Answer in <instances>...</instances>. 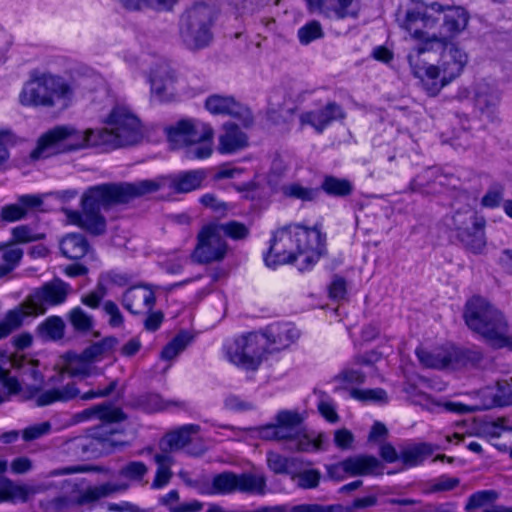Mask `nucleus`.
Segmentation results:
<instances>
[{
    "label": "nucleus",
    "mask_w": 512,
    "mask_h": 512,
    "mask_svg": "<svg viewBox=\"0 0 512 512\" xmlns=\"http://www.w3.org/2000/svg\"><path fill=\"white\" fill-rule=\"evenodd\" d=\"M68 319L73 328L80 332H87L93 326V318L81 307L73 308L68 315Z\"/></svg>",
    "instance_id": "50"
},
{
    "label": "nucleus",
    "mask_w": 512,
    "mask_h": 512,
    "mask_svg": "<svg viewBox=\"0 0 512 512\" xmlns=\"http://www.w3.org/2000/svg\"><path fill=\"white\" fill-rule=\"evenodd\" d=\"M344 507L340 504L321 505L316 503H305L295 505L290 512H343Z\"/></svg>",
    "instance_id": "56"
},
{
    "label": "nucleus",
    "mask_w": 512,
    "mask_h": 512,
    "mask_svg": "<svg viewBox=\"0 0 512 512\" xmlns=\"http://www.w3.org/2000/svg\"><path fill=\"white\" fill-rule=\"evenodd\" d=\"M227 250L228 245L217 229V223H210L199 231L192 259L199 264L219 262L225 258Z\"/></svg>",
    "instance_id": "15"
},
{
    "label": "nucleus",
    "mask_w": 512,
    "mask_h": 512,
    "mask_svg": "<svg viewBox=\"0 0 512 512\" xmlns=\"http://www.w3.org/2000/svg\"><path fill=\"white\" fill-rule=\"evenodd\" d=\"M73 94L71 86L61 77L52 74L32 76L23 86L19 101L23 106H67Z\"/></svg>",
    "instance_id": "7"
},
{
    "label": "nucleus",
    "mask_w": 512,
    "mask_h": 512,
    "mask_svg": "<svg viewBox=\"0 0 512 512\" xmlns=\"http://www.w3.org/2000/svg\"><path fill=\"white\" fill-rule=\"evenodd\" d=\"M350 396L353 399H356L358 401L367 402H381L386 403L388 400L387 393L382 388H375V389H356L353 388L349 392Z\"/></svg>",
    "instance_id": "49"
},
{
    "label": "nucleus",
    "mask_w": 512,
    "mask_h": 512,
    "mask_svg": "<svg viewBox=\"0 0 512 512\" xmlns=\"http://www.w3.org/2000/svg\"><path fill=\"white\" fill-rule=\"evenodd\" d=\"M172 149H184L188 159H205L213 151L214 131L195 119H181L164 129Z\"/></svg>",
    "instance_id": "4"
},
{
    "label": "nucleus",
    "mask_w": 512,
    "mask_h": 512,
    "mask_svg": "<svg viewBox=\"0 0 512 512\" xmlns=\"http://www.w3.org/2000/svg\"><path fill=\"white\" fill-rule=\"evenodd\" d=\"M267 340L269 353L288 348L299 337V331L291 324H271L260 333Z\"/></svg>",
    "instance_id": "21"
},
{
    "label": "nucleus",
    "mask_w": 512,
    "mask_h": 512,
    "mask_svg": "<svg viewBox=\"0 0 512 512\" xmlns=\"http://www.w3.org/2000/svg\"><path fill=\"white\" fill-rule=\"evenodd\" d=\"M2 259L5 262L0 265V278L9 274L23 257V250L16 246L0 247Z\"/></svg>",
    "instance_id": "42"
},
{
    "label": "nucleus",
    "mask_w": 512,
    "mask_h": 512,
    "mask_svg": "<svg viewBox=\"0 0 512 512\" xmlns=\"http://www.w3.org/2000/svg\"><path fill=\"white\" fill-rule=\"evenodd\" d=\"M127 10L137 11L144 7H152L158 10H171L178 0H118Z\"/></svg>",
    "instance_id": "41"
},
{
    "label": "nucleus",
    "mask_w": 512,
    "mask_h": 512,
    "mask_svg": "<svg viewBox=\"0 0 512 512\" xmlns=\"http://www.w3.org/2000/svg\"><path fill=\"white\" fill-rule=\"evenodd\" d=\"M35 490L27 485H19L7 477L0 476V503L26 502Z\"/></svg>",
    "instance_id": "31"
},
{
    "label": "nucleus",
    "mask_w": 512,
    "mask_h": 512,
    "mask_svg": "<svg viewBox=\"0 0 512 512\" xmlns=\"http://www.w3.org/2000/svg\"><path fill=\"white\" fill-rule=\"evenodd\" d=\"M191 339L187 333H179L163 348L161 358L164 360L174 359L187 347Z\"/></svg>",
    "instance_id": "46"
},
{
    "label": "nucleus",
    "mask_w": 512,
    "mask_h": 512,
    "mask_svg": "<svg viewBox=\"0 0 512 512\" xmlns=\"http://www.w3.org/2000/svg\"><path fill=\"white\" fill-rule=\"evenodd\" d=\"M105 294H106V289L103 286V284L101 282H99L97 285V288L94 291L88 293L87 295L82 296L81 302L84 305L95 309V308L99 307L100 302H101L102 298L105 296Z\"/></svg>",
    "instance_id": "61"
},
{
    "label": "nucleus",
    "mask_w": 512,
    "mask_h": 512,
    "mask_svg": "<svg viewBox=\"0 0 512 512\" xmlns=\"http://www.w3.org/2000/svg\"><path fill=\"white\" fill-rule=\"evenodd\" d=\"M297 35L301 44L308 45L312 41L322 38L324 32L320 22L312 20L302 26Z\"/></svg>",
    "instance_id": "51"
},
{
    "label": "nucleus",
    "mask_w": 512,
    "mask_h": 512,
    "mask_svg": "<svg viewBox=\"0 0 512 512\" xmlns=\"http://www.w3.org/2000/svg\"><path fill=\"white\" fill-rule=\"evenodd\" d=\"M503 191L504 188L500 184H495L490 187L485 196L482 197V206L490 208L497 207L503 200Z\"/></svg>",
    "instance_id": "59"
},
{
    "label": "nucleus",
    "mask_w": 512,
    "mask_h": 512,
    "mask_svg": "<svg viewBox=\"0 0 512 512\" xmlns=\"http://www.w3.org/2000/svg\"><path fill=\"white\" fill-rule=\"evenodd\" d=\"M25 317L26 315L23 312V308L20 306L8 311L4 319L0 321V340L6 338L14 330L18 329L22 325Z\"/></svg>",
    "instance_id": "40"
},
{
    "label": "nucleus",
    "mask_w": 512,
    "mask_h": 512,
    "mask_svg": "<svg viewBox=\"0 0 512 512\" xmlns=\"http://www.w3.org/2000/svg\"><path fill=\"white\" fill-rule=\"evenodd\" d=\"M267 466L275 474H286L291 476L290 467L294 462L293 458L283 456L274 451L267 452Z\"/></svg>",
    "instance_id": "47"
},
{
    "label": "nucleus",
    "mask_w": 512,
    "mask_h": 512,
    "mask_svg": "<svg viewBox=\"0 0 512 512\" xmlns=\"http://www.w3.org/2000/svg\"><path fill=\"white\" fill-rule=\"evenodd\" d=\"M432 453L433 447L428 443L406 444L400 447V461L407 467H415Z\"/></svg>",
    "instance_id": "32"
},
{
    "label": "nucleus",
    "mask_w": 512,
    "mask_h": 512,
    "mask_svg": "<svg viewBox=\"0 0 512 512\" xmlns=\"http://www.w3.org/2000/svg\"><path fill=\"white\" fill-rule=\"evenodd\" d=\"M118 344V340L114 337H106L99 342L91 344L83 350L84 357L91 363L99 361L108 355Z\"/></svg>",
    "instance_id": "39"
},
{
    "label": "nucleus",
    "mask_w": 512,
    "mask_h": 512,
    "mask_svg": "<svg viewBox=\"0 0 512 512\" xmlns=\"http://www.w3.org/2000/svg\"><path fill=\"white\" fill-rule=\"evenodd\" d=\"M205 107L214 115H231L240 118L245 126L253 122L251 111L229 96L211 95L207 98Z\"/></svg>",
    "instance_id": "19"
},
{
    "label": "nucleus",
    "mask_w": 512,
    "mask_h": 512,
    "mask_svg": "<svg viewBox=\"0 0 512 512\" xmlns=\"http://www.w3.org/2000/svg\"><path fill=\"white\" fill-rule=\"evenodd\" d=\"M50 431L51 423L49 421H44L25 428L22 432V437L25 441H32L48 434Z\"/></svg>",
    "instance_id": "58"
},
{
    "label": "nucleus",
    "mask_w": 512,
    "mask_h": 512,
    "mask_svg": "<svg viewBox=\"0 0 512 512\" xmlns=\"http://www.w3.org/2000/svg\"><path fill=\"white\" fill-rule=\"evenodd\" d=\"M283 193L291 198L302 201H313L319 195L317 188L304 187L301 184L293 183L283 187Z\"/></svg>",
    "instance_id": "48"
},
{
    "label": "nucleus",
    "mask_w": 512,
    "mask_h": 512,
    "mask_svg": "<svg viewBox=\"0 0 512 512\" xmlns=\"http://www.w3.org/2000/svg\"><path fill=\"white\" fill-rule=\"evenodd\" d=\"M128 488L126 484L103 483L99 486L87 487L79 492L75 499V504L83 506L97 502L98 500L108 497L114 493L125 491Z\"/></svg>",
    "instance_id": "27"
},
{
    "label": "nucleus",
    "mask_w": 512,
    "mask_h": 512,
    "mask_svg": "<svg viewBox=\"0 0 512 512\" xmlns=\"http://www.w3.org/2000/svg\"><path fill=\"white\" fill-rule=\"evenodd\" d=\"M453 226L457 231L459 240L474 253L480 250V220L475 209L467 208L457 211L453 217Z\"/></svg>",
    "instance_id": "17"
},
{
    "label": "nucleus",
    "mask_w": 512,
    "mask_h": 512,
    "mask_svg": "<svg viewBox=\"0 0 512 512\" xmlns=\"http://www.w3.org/2000/svg\"><path fill=\"white\" fill-rule=\"evenodd\" d=\"M344 118L343 108L335 102H329L319 110L302 113L300 121L302 124L311 125L317 132L321 133L331 122Z\"/></svg>",
    "instance_id": "22"
},
{
    "label": "nucleus",
    "mask_w": 512,
    "mask_h": 512,
    "mask_svg": "<svg viewBox=\"0 0 512 512\" xmlns=\"http://www.w3.org/2000/svg\"><path fill=\"white\" fill-rule=\"evenodd\" d=\"M154 461L157 464V469L151 488L161 489L168 485L173 477L171 466L174 463V459L166 453H157L154 455Z\"/></svg>",
    "instance_id": "34"
},
{
    "label": "nucleus",
    "mask_w": 512,
    "mask_h": 512,
    "mask_svg": "<svg viewBox=\"0 0 512 512\" xmlns=\"http://www.w3.org/2000/svg\"><path fill=\"white\" fill-rule=\"evenodd\" d=\"M354 0H322L319 14L337 20L350 16L349 7Z\"/></svg>",
    "instance_id": "36"
},
{
    "label": "nucleus",
    "mask_w": 512,
    "mask_h": 512,
    "mask_svg": "<svg viewBox=\"0 0 512 512\" xmlns=\"http://www.w3.org/2000/svg\"><path fill=\"white\" fill-rule=\"evenodd\" d=\"M198 425H184L177 430L168 432L159 443L161 453L169 455L170 452L178 451L186 447L191 441V435L198 433Z\"/></svg>",
    "instance_id": "25"
},
{
    "label": "nucleus",
    "mask_w": 512,
    "mask_h": 512,
    "mask_svg": "<svg viewBox=\"0 0 512 512\" xmlns=\"http://www.w3.org/2000/svg\"><path fill=\"white\" fill-rule=\"evenodd\" d=\"M70 285L61 279H53L36 289L21 305L26 317L42 315L46 306H56L66 301Z\"/></svg>",
    "instance_id": "13"
},
{
    "label": "nucleus",
    "mask_w": 512,
    "mask_h": 512,
    "mask_svg": "<svg viewBox=\"0 0 512 512\" xmlns=\"http://www.w3.org/2000/svg\"><path fill=\"white\" fill-rule=\"evenodd\" d=\"M321 189L328 195L335 197H346L353 191L351 182L334 176H325Z\"/></svg>",
    "instance_id": "38"
},
{
    "label": "nucleus",
    "mask_w": 512,
    "mask_h": 512,
    "mask_svg": "<svg viewBox=\"0 0 512 512\" xmlns=\"http://www.w3.org/2000/svg\"><path fill=\"white\" fill-rule=\"evenodd\" d=\"M138 405L146 412H157L165 408L162 397L158 394L149 393L138 398Z\"/></svg>",
    "instance_id": "57"
},
{
    "label": "nucleus",
    "mask_w": 512,
    "mask_h": 512,
    "mask_svg": "<svg viewBox=\"0 0 512 512\" xmlns=\"http://www.w3.org/2000/svg\"><path fill=\"white\" fill-rule=\"evenodd\" d=\"M14 366L15 369L20 370L23 375H27L35 381L41 380V374L37 369V360H33L24 355L17 354L14 357Z\"/></svg>",
    "instance_id": "52"
},
{
    "label": "nucleus",
    "mask_w": 512,
    "mask_h": 512,
    "mask_svg": "<svg viewBox=\"0 0 512 512\" xmlns=\"http://www.w3.org/2000/svg\"><path fill=\"white\" fill-rule=\"evenodd\" d=\"M118 386V380H112L109 385L104 389H91L81 394L80 389L77 387L76 382H68L67 384L45 390L35 397L37 406H47L55 402H69L77 397L82 400H91L95 398H102L109 396Z\"/></svg>",
    "instance_id": "16"
},
{
    "label": "nucleus",
    "mask_w": 512,
    "mask_h": 512,
    "mask_svg": "<svg viewBox=\"0 0 512 512\" xmlns=\"http://www.w3.org/2000/svg\"><path fill=\"white\" fill-rule=\"evenodd\" d=\"M203 170L181 172L171 177L145 179L133 183H105L88 188L81 199L82 211L65 209L67 219L93 235L106 231V220L101 208L124 204L131 199L158 191L168 185L177 193H188L198 189L205 179Z\"/></svg>",
    "instance_id": "2"
},
{
    "label": "nucleus",
    "mask_w": 512,
    "mask_h": 512,
    "mask_svg": "<svg viewBox=\"0 0 512 512\" xmlns=\"http://www.w3.org/2000/svg\"><path fill=\"white\" fill-rule=\"evenodd\" d=\"M325 468L327 477L333 481L340 482L348 477L344 460L338 463L326 465Z\"/></svg>",
    "instance_id": "64"
},
{
    "label": "nucleus",
    "mask_w": 512,
    "mask_h": 512,
    "mask_svg": "<svg viewBox=\"0 0 512 512\" xmlns=\"http://www.w3.org/2000/svg\"><path fill=\"white\" fill-rule=\"evenodd\" d=\"M348 476H364L374 474L381 466L380 461L371 455H356L344 459Z\"/></svg>",
    "instance_id": "28"
},
{
    "label": "nucleus",
    "mask_w": 512,
    "mask_h": 512,
    "mask_svg": "<svg viewBox=\"0 0 512 512\" xmlns=\"http://www.w3.org/2000/svg\"><path fill=\"white\" fill-rule=\"evenodd\" d=\"M267 480L263 474L242 473L235 474L225 471L215 475L212 479L210 494H232L236 491L263 495L266 492Z\"/></svg>",
    "instance_id": "12"
},
{
    "label": "nucleus",
    "mask_w": 512,
    "mask_h": 512,
    "mask_svg": "<svg viewBox=\"0 0 512 512\" xmlns=\"http://www.w3.org/2000/svg\"><path fill=\"white\" fill-rule=\"evenodd\" d=\"M416 355L423 366L435 369L456 370L474 365L478 360L477 352L461 349L452 344L436 348L433 351L417 348Z\"/></svg>",
    "instance_id": "11"
},
{
    "label": "nucleus",
    "mask_w": 512,
    "mask_h": 512,
    "mask_svg": "<svg viewBox=\"0 0 512 512\" xmlns=\"http://www.w3.org/2000/svg\"><path fill=\"white\" fill-rule=\"evenodd\" d=\"M275 422L278 441L286 442V449L291 452H310L322 449L323 434L311 437L302 427L303 418L296 411L282 410L277 413Z\"/></svg>",
    "instance_id": "9"
},
{
    "label": "nucleus",
    "mask_w": 512,
    "mask_h": 512,
    "mask_svg": "<svg viewBox=\"0 0 512 512\" xmlns=\"http://www.w3.org/2000/svg\"><path fill=\"white\" fill-rule=\"evenodd\" d=\"M106 123L108 127L99 128L98 136V144L106 150L136 145L143 139L139 119L126 106H115Z\"/></svg>",
    "instance_id": "8"
},
{
    "label": "nucleus",
    "mask_w": 512,
    "mask_h": 512,
    "mask_svg": "<svg viewBox=\"0 0 512 512\" xmlns=\"http://www.w3.org/2000/svg\"><path fill=\"white\" fill-rule=\"evenodd\" d=\"M103 310L110 316L109 324L112 327H120L123 324L124 319L116 303L111 300L106 301L103 304Z\"/></svg>",
    "instance_id": "63"
},
{
    "label": "nucleus",
    "mask_w": 512,
    "mask_h": 512,
    "mask_svg": "<svg viewBox=\"0 0 512 512\" xmlns=\"http://www.w3.org/2000/svg\"><path fill=\"white\" fill-rule=\"evenodd\" d=\"M460 484V479L442 475L436 479L430 480L425 484L423 492L426 494L446 492L455 489Z\"/></svg>",
    "instance_id": "44"
},
{
    "label": "nucleus",
    "mask_w": 512,
    "mask_h": 512,
    "mask_svg": "<svg viewBox=\"0 0 512 512\" xmlns=\"http://www.w3.org/2000/svg\"><path fill=\"white\" fill-rule=\"evenodd\" d=\"M267 353L266 338L255 332L242 335L225 347L229 362L251 371L258 369Z\"/></svg>",
    "instance_id": "10"
},
{
    "label": "nucleus",
    "mask_w": 512,
    "mask_h": 512,
    "mask_svg": "<svg viewBox=\"0 0 512 512\" xmlns=\"http://www.w3.org/2000/svg\"><path fill=\"white\" fill-rule=\"evenodd\" d=\"M512 405V377L482 389V409Z\"/></svg>",
    "instance_id": "23"
},
{
    "label": "nucleus",
    "mask_w": 512,
    "mask_h": 512,
    "mask_svg": "<svg viewBox=\"0 0 512 512\" xmlns=\"http://www.w3.org/2000/svg\"><path fill=\"white\" fill-rule=\"evenodd\" d=\"M65 323L59 316L46 318L37 327V335L44 341H57L63 338Z\"/></svg>",
    "instance_id": "35"
},
{
    "label": "nucleus",
    "mask_w": 512,
    "mask_h": 512,
    "mask_svg": "<svg viewBox=\"0 0 512 512\" xmlns=\"http://www.w3.org/2000/svg\"><path fill=\"white\" fill-rule=\"evenodd\" d=\"M217 150L221 154H232L248 146V136L235 123L227 122L222 126Z\"/></svg>",
    "instance_id": "24"
},
{
    "label": "nucleus",
    "mask_w": 512,
    "mask_h": 512,
    "mask_svg": "<svg viewBox=\"0 0 512 512\" xmlns=\"http://www.w3.org/2000/svg\"><path fill=\"white\" fill-rule=\"evenodd\" d=\"M339 381L354 385H360L365 382L366 375L360 370L347 368L342 370L336 377Z\"/></svg>",
    "instance_id": "60"
},
{
    "label": "nucleus",
    "mask_w": 512,
    "mask_h": 512,
    "mask_svg": "<svg viewBox=\"0 0 512 512\" xmlns=\"http://www.w3.org/2000/svg\"><path fill=\"white\" fill-rule=\"evenodd\" d=\"M321 235L299 225H288L276 230L270 241L265 263L269 267L301 260L299 269H308L321 254Z\"/></svg>",
    "instance_id": "3"
},
{
    "label": "nucleus",
    "mask_w": 512,
    "mask_h": 512,
    "mask_svg": "<svg viewBox=\"0 0 512 512\" xmlns=\"http://www.w3.org/2000/svg\"><path fill=\"white\" fill-rule=\"evenodd\" d=\"M151 92L159 101H171L176 95V75L169 63L158 61L150 71Z\"/></svg>",
    "instance_id": "18"
},
{
    "label": "nucleus",
    "mask_w": 512,
    "mask_h": 512,
    "mask_svg": "<svg viewBox=\"0 0 512 512\" xmlns=\"http://www.w3.org/2000/svg\"><path fill=\"white\" fill-rule=\"evenodd\" d=\"M354 436L352 432L346 428L338 429L334 433V443L341 450H349L352 448Z\"/></svg>",
    "instance_id": "62"
},
{
    "label": "nucleus",
    "mask_w": 512,
    "mask_h": 512,
    "mask_svg": "<svg viewBox=\"0 0 512 512\" xmlns=\"http://www.w3.org/2000/svg\"><path fill=\"white\" fill-rule=\"evenodd\" d=\"M12 238L16 243H29L45 238L44 233H36L27 225H20L12 229Z\"/></svg>",
    "instance_id": "54"
},
{
    "label": "nucleus",
    "mask_w": 512,
    "mask_h": 512,
    "mask_svg": "<svg viewBox=\"0 0 512 512\" xmlns=\"http://www.w3.org/2000/svg\"><path fill=\"white\" fill-rule=\"evenodd\" d=\"M217 229L221 233L222 237L228 236L234 240L244 239L248 236V228L239 222L230 221L227 223H217Z\"/></svg>",
    "instance_id": "53"
},
{
    "label": "nucleus",
    "mask_w": 512,
    "mask_h": 512,
    "mask_svg": "<svg viewBox=\"0 0 512 512\" xmlns=\"http://www.w3.org/2000/svg\"><path fill=\"white\" fill-rule=\"evenodd\" d=\"M217 19L216 8L205 1L195 2L179 19V38L191 51L208 47L213 41V27Z\"/></svg>",
    "instance_id": "5"
},
{
    "label": "nucleus",
    "mask_w": 512,
    "mask_h": 512,
    "mask_svg": "<svg viewBox=\"0 0 512 512\" xmlns=\"http://www.w3.org/2000/svg\"><path fill=\"white\" fill-rule=\"evenodd\" d=\"M291 480L301 489H315L319 486L321 473L317 469H306L291 474Z\"/></svg>",
    "instance_id": "43"
},
{
    "label": "nucleus",
    "mask_w": 512,
    "mask_h": 512,
    "mask_svg": "<svg viewBox=\"0 0 512 512\" xmlns=\"http://www.w3.org/2000/svg\"><path fill=\"white\" fill-rule=\"evenodd\" d=\"M95 367L84 357V353L68 352L62 356V371L73 377L90 376Z\"/></svg>",
    "instance_id": "29"
},
{
    "label": "nucleus",
    "mask_w": 512,
    "mask_h": 512,
    "mask_svg": "<svg viewBox=\"0 0 512 512\" xmlns=\"http://www.w3.org/2000/svg\"><path fill=\"white\" fill-rule=\"evenodd\" d=\"M98 136L99 129L78 130L72 126H57L39 138L31 158H47L58 153L102 147V144H98Z\"/></svg>",
    "instance_id": "6"
},
{
    "label": "nucleus",
    "mask_w": 512,
    "mask_h": 512,
    "mask_svg": "<svg viewBox=\"0 0 512 512\" xmlns=\"http://www.w3.org/2000/svg\"><path fill=\"white\" fill-rule=\"evenodd\" d=\"M148 466L141 461H130L119 470V476L133 482H141L148 474Z\"/></svg>",
    "instance_id": "45"
},
{
    "label": "nucleus",
    "mask_w": 512,
    "mask_h": 512,
    "mask_svg": "<svg viewBox=\"0 0 512 512\" xmlns=\"http://www.w3.org/2000/svg\"><path fill=\"white\" fill-rule=\"evenodd\" d=\"M156 302L155 293L149 285H135L128 288L122 296V305L132 314L144 309L152 310Z\"/></svg>",
    "instance_id": "20"
},
{
    "label": "nucleus",
    "mask_w": 512,
    "mask_h": 512,
    "mask_svg": "<svg viewBox=\"0 0 512 512\" xmlns=\"http://www.w3.org/2000/svg\"><path fill=\"white\" fill-rule=\"evenodd\" d=\"M463 319L472 332L480 333V297L478 295H473L465 303Z\"/></svg>",
    "instance_id": "37"
},
{
    "label": "nucleus",
    "mask_w": 512,
    "mask_h": 512,
    "mask_svg": "<svg viewBox=\"0 0 512 512\" xmlns=\"http://www.w3.org/2000/svg\"><path fill=\"white\" fill-rule=\"evenodd\" d=\"M482 339L493 349H512V338L508 335V324L502 312L483 300Z\"/></svg>",
    "instance_id": "14"
},
{
    "label": "nucleus",
    "mask_w": 512,
    "mask_h": 512,
    "mask_svg": "<svg viewBox=\"0 0 512 512\" xmlns=\"http://www.w3.org/2000/svg\"><path fill=\"white\" fill-rule=\"evenodd\" d=\"M42 204L40 197L23 195L17 203L5 205L1 208L0 218L4 222H15L26 217L27 212Z\"/></svg>",
    "instance_id": "26"
},
{
    "label": "nucleus",
    "mask_w": 512,
    "mask_h": 512,
    "mask_svg": "<svg viewBox=\"0 0 512 512\" xmlns=\"http://www.w3.org/2000/svg\"><path fill=\"white\" fill-rule=\"evenodd\" d=\"M469 18L468 11L462 6L422 0L411 1L398 14L399 26L422 43L419 53L431 50L441 52L437 65L414 71L429 95H436L456 79L467 64V54L452 40L466 29Z\"/></svg>",
    "instance_id": "1"
},
{
    "label": "nucleus",
    "mask_w": 512,
    "mask_h": 512,
    "mask_svg": "<svg viewBox=\"0 0 512 512\" xmlns=\"http://www.w3.org/2000/svg\"><path fill=\"white\" fill-rule=\"evenodd\" d=\"M59 246L62 255L72 260L81 259L89 250L88 241L79 233L67 234L60 240Z\"/></svg>",
    "instance_id": "30"
},
{
    "label": "nucleus",
    "mask_w": 512,
    "mask_h": 512,
    "mask_svg": "<svg viewBox=\"0 0 512 512\" xmlns=\"http://www.w3.org/2000/svg\"><path fill=\"white\" fill-rule=\"evenodd\" d=\"M79 421L91 418H98L103 422L115 423L125 420V414L120 408L110 407L103 404L87 408L76 415Z\"/></svg>",
    "instance_id": "33"
},
{
    "label": "nucleus",
    "mask_w": 512,
    "mask_h": 512,
    "mask_svg": "<svg viewBox=\"0 0 512 512\" xmlns=\"http://www.w3.org/2000/svg\"><path fill=\"white\" fill-rule=\"evenodd\" d=\"M505 419L498 418L495 421L482 419V437L488 438L491 441L493 438H497L503 431L508 430V427L504 425Z\"/></svg>",
    "instance_id": "55"
}]
</instances>
